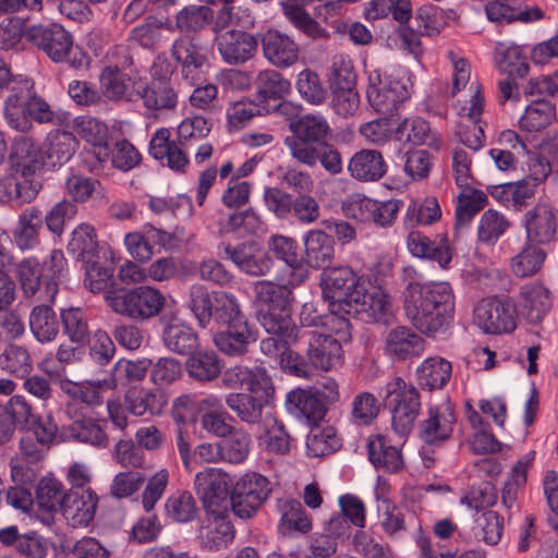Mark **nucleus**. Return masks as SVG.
Instances as JSON below:
<instances>
[{
  "label": "nucleus",
  "instance_id": "nucleus-1",
  "mask_svg": "<svg viewBox=\"0 0 558 558\" xmlns=\"http://www.w3.org/2000/svg\"><path fill=\"white\" fill-rule=\"evenodd\" d=\"M403 311L421 333L435 337L445 332L453 319V290L446 281L409 282L403 291Z\"/></svg>",
  "mask_w": 558,
  "mask_h": 558
},
{
  "label": "nucleus",
  "instance_id": "nucleus-2",
  "mask_svg": "<svg viewBox=\"0 0 558 558\" xmlns=\"http://www.w3.org/2000/svg\"><path fill=\"white\" fill-rule=\"evenodd\" d=\"M7 87L3 102V117L14 131L29 133L34 123L57 125L60 116L51 105L39 96L29 78H12L7 63L0 59V88Z\"/></svg>",
  "mask_w": 558,
  "mask_h": 558
},
{
  "label": "nucleus",
  "instance_id": "nucleus-3",
  "mask_svg": "<svg viewBox=\"0 0 558 558\" xmlns=\"http://www.w3.org/2000/svg\"><path fill=\"white\" fill-rule=\"evenodd\" d=\"M257 319L263 328L291 330L292 287L271 280H259L253 286Z\"/></svg>",
  "mask_w": 558,
  "mask_h": 558
},
{
  "label": "nucleus",
  "instance_id": "nucleus-4",
  "mask_svg": "<svg viewBox=\"0 0 558 558\" xmlns=\"http://www.w3.org/2000/svg\"><path fill=\"white\" fill-rule=\"evenodd\" d=\"M25 38L54 63H68L80 69L85 62L84 53L74 49L72 34L61 24L31 25L25 29Z\"/></svg>",
  "mask_w": 558,
  "mask_h": 558
},
{
  "label": "nucleus",
  "instance_id": "nucleus-5",
  "mask_svg": "<svg viewBox=\"0 0 558 558\" xmlns=\"http://www.w3.org/2000/svg\"><path fill=\"white\" fill-rule=\"evenodd\" d=\"M291 136L284 144L291 155L300 162L313 167L317 163V147L326 144L330 126L320 114H305L289 123Z\"/></svg>",
  "mask_w": 558,
  "mask_h": 558
},
{
  "label": "nucleus",
  "instance_id": "nucleus-6",
  "mask_svg": "<svg viewBox=\"0 0 558 558\" xmlns=\"http://www.w3.org/2000/svg\"><path fill=\"white\" fill-rule=\"evenodd\" d=\"M106 301L117 314L136 323L158 316L166 306V296L157 288L140 286L120 292H108Z\"/></svg>",
  "mask_w": 558,
  "mask_h": 558
},
{
  "label": "nucleus",
  "instance_id": "nucleus-7",
  "mask_svg": "<svg viewBox=\"0 0 558 558\" xmlns=\"http://www.w3.org/2000/svg\"><path fill=\"white\" fill-rule=\"evenodd\" d=\"M384 400L391 412L393 430L400 436L410 434L421 409L417 389L396 377L386 384Z\"/></svg>",
  "mask_w": 558,
  "mask_h": 558
},
{
  "label": "nucleus",
  "instance_id": "nucleus-8",
  "mask_svg": "<svg viewBox=\"0 0 558 558\" xmlns=\"http://www.w3.org/2000/svg\"><path fill=\"white\" fill-rule=\"evenodd\" d=\"M271 492V483L266 476L247 472L235 482L231 490V509L240 519H252L269 498Z\"/></svg>",
  "mask_w": 558,
  "mask_h": 558
},
{
  "label": "nucleus",
  "instance_id": "nucleus-9",
  "mask_svg": "<svg viewBox=\"0 0 558 558\" xmlns=\"http://www.w3.org/2000/svg\"><path fill=\"white\" fill-rule=\"evenodd\" d=\"M366 96L378 113L392 114L410 98V93L403 81L373 70L368 73Z\"/></svg>",
  "mask_w": 558,
  "mask_h": 558
},
{
  "label": "nucleus",
  "instance_id": "nucleus-10",
  "mask_svg": "<svg viewBox=\"0 0 558 558\" xmlns=\"http://www.w3.org/2000/svg\"><path fill=\"white\" fill-rule=\"evenodd\" d=\"M87 407L76 400L66 404L65 413L71 423L63 427L62 434L66 439L86 444L98 449L109 446V436L105 424L86 413Z\"/></svg>",
  "mask_w": 558,
  "mask_h": 558
},
{
  "label": "nucleus",
  "instance_id": "nucleus-11",
  "mask_svg": "<svg viewBox=\"0 0 558 558\" xmlns=\"http://www.w3.org/2000/svg\"><path fill=\"white\" fill-rule=\"evenodd\" d=\"M194 487L206 513L229 512L231 480L221 469L207 468L196 473Z\"/></svg>",
  "mask_w": 558,
  "mask_h": 558
},
{
  "label": "nucleus",
  "instance_id": "nucleus-12",
  "mask_svg": "<svg viewBox=\"0 0 558 558\" xmlns=\"http://www.w3.org/2000/svg\"><path fill=\"white\" fill-rule=\"evenodd\" d=\"M474 324L485 333L498 335L515 328V305L509 298H486L473 312Z\"/></svg>",
  "mask_w": 558,
  "mask_h": 558
},
{
  "label": "nucleus",
  "instance_id": "nucleus-13",
  "mask_svg": "<svg viewBox=\"0 0 558 558\" xmlns=\"http://www.w3.org/2000/svg\"><path fill=\"white\" fill-rule=\"evenodd\" d=\"M457 420L456 408L450 401L430 405L418 425V437L426 445L441 446L452 436Z\"/></svg>",
  "mask_w": 558,
  "mask_h": 558
},
{
  "label": "nucleus",
  "instance_id": "nucleus-14",
  "mask_svg": "<svg viewBox=\"0 0 558 558\" xmlns=\"http://www.w3.org/2000/svg\"><path fill=\"white\" fill-rule=\"evenodd\" d=\"M223 257L231 260L240 271L252 277H262L270 271L274 262L270 255L255 241L238 245L223 243L219 246Z\"/></svg>",
  "mask_w": 558,
  "mask_h": 558
},
{
  "label": "nucleus",
  "instance_id": "nucleus-15",
  "mask_svg": "<svg viewBox=\"0 0 558 558\" xmlns=\"http://www.w3.org/2000/svg\"><path fill=\"white\" fill-rule=\"evenodd\" d=\"M353 316L367 324L377 323L387 325L392 319V310L389 294L380 288L366 290L349 296Z\"/></svg>",
  "mask_w": 558,
  "mask_h": 558
},
{
  "label": "nucleus",
  "instance_id": "nucleus-16",
  "mask_svg": "<svg viewBox=\"0 0 558 558\" xmlns=\"http://www.w3.org/2000/svg\"><path fill=\"white\" fill-rule=\"evenodd\" d=\"M247 391V393L231 392L227 395L226 404L241 422L252 425L262 420L263 411L274 392L272 383L269 381L260 388L254 387Z\"/></svg>",
  "mask_w": 558,
  "mask_h": 558
},
{
  "label": "nucleus",
  "instance_id": "nucleus-17",
  "mask_svg": "<svg viewBox=\"0 0 558 558\" xmlns=\"http://www.w3.org/2000/svg\"><path fill=\"white\" fill-rule=\"evenodd\" d=\"M258 44L257 35L240 29H229L216 37L218 52L229 65H241L253 59Z\"/></svg>",
  "mask_w": 558,
  "mask_h": 558
},
{
  "label": "nucleus",
  "instance_id": "nucleus-18",
  "mask_svg": "<svg viewBox=\"0 0 558 558\" xmlns=\"http://www.w3.org/2000/svg\"><path fill=\"white\" fill-rule=\"evenodd\" d=\"M324 295L331 302H343L350 306L349 296L364 287L361 277L349 266L329 267L322 272Z\"/></svg>",
  "mask_w": 558,
  "mask_h": 558
},
{
  "label": "nucleus",
  "instance_id": "nucleus-19",
  "mask_svg": "<svg viewBox=\"0 0 558 558\" xmlns=\"http://www.w3.org/2000/svg\"><path fill=\"white\" fill-rule=\"evenodd\" d=\"M10 160L12 169L17 174L54 171V166H49L45 154L29 136H20L14 140Z\"/></svg>",
  "mask_w": 558,
  "mask_h": 558
},
{
  "label": "nucleus",
  "instance_id": "nucleus-20",
  "mask_svg": "<svg viewBox=\"0 0 558 558\" xmlns=\"http://www.w3.org/2000/svg\"><path fill=\"white\" fill-rule=\"evenodd\" d=\"M197 530V538L203 548L219 550L228 547L234 539L235 531L227 513H206Z\"/></svg>",
  "mask_w": 558,
  "mask_h": 558
},
{
  "label": "nucleus",
  "instance_id": "nucleus-21",
  "mask_svg": "<svg viewBox=\"0 0 558 558\" xmlns=\"http://www.w3.org/2000/svg\"><path fill=\"white\" fill-rule=\"evenodd\" d=\"M263 54L277 68H289L299 60V46L288 35L269 29L260 36Z\"/></svg>",
  "mask_w": 558,
  "mask_h": 558
},
{
  "label": "nucleus",
  "instance_id": "nucleus-22",
  "mask_svg": "<svg viewBox=\"0 0 558 558\" xmlns=\"http://www.w3.org/2000/svg\"><path fill=\"white\" fill-rule=\"evenodd\" d=\"M216 348L228 356L240 357L248 352V345L257 340V331L248 320L222 328L214 335Z\"/></svg>",
  "mask_w": 558,
  "mask_h": 558
},
{
  "label": "nucleus",
  "instance_id": "nucleus-23",
  "mask_svg": "<svg viewBox=\"0 0 558 558\" xmlns=\"http://www.w3.org/2000/svg\"><path fill=\"white\" fill-rule=\"evenodd\" d=\"M547 177H523L518 181L490 185L488 193L506 207L521 208L535 194V189Z\"/></svg>",
  "mask_w": 558,
  "mask_h": 558
},
{
  "label": "nucleus",
  "instance_id": "nucleus-24",
  "mask_svg": "<svg viewBox=\"0 0 558 558\" xmlns=\"http://www.w3.org/2000/svg\"><path fill=\"white\" fill-rule=\"evenodd\" d=\"M342 347L331 335L315 333L308 340L306 359L311 368L330 371L341 364Z\"/></svg>",
  "mask_w": 558,
  "mask_h": 558
},
{
  "label": "nucleus",
  "instance_id": "nucleus-25",
  "mask_svg": "<svg viewBox=\"0 0 558 558\" xmlns=\"http://www.w3.org/2000/svg\"><path fill=\"white\" fill-rule=\"evenodd\" d=\"M498 143L504 147L502 149H514L518 155H529V166L532 174H558V158L530 153L515 131H502L498 136Z\"/></svg>",
  "mask_w": 558,
  "mask_h": 558
},
{
  "label": "nucleus",
  "instance_id": "nucleus-26",
  "mask_svg": "<svg viewBox=\"0 0 558 558\" xmlns=\"http://www.w3.org/2000/svg\"><path fill=\"white\" fill-rule=\"evenodd\" d=\"M138 94L144 107L154 116L159 112H173L179 104V95L173 82H149Z\"/></svg>",
  "mask_w": 558,
  "mask_h": 558
},
{
  "label": "nucleus",
  "instance_id": "nucleus-27",
  "mask_svg": "<svg viewBox=\"0 0 558 558\" xmlns=\"http://www.w3.org/2000/svg\"><path fill=\"white\" fill-rule=\"evenodd\" d=\"M167 404L162 391L144 387H133L124 395V407L128 413L135 416H155L161 414Z\"/></svg>",
  "mask_w": 558,
  "mask_h": 558
},
{
  "label": "nucleus",
  "instance_id": "nucleus-28",
  "mask_svg": "<svg viewBox=\"0 0 558 558\" xmlns=\"http://www.w3.org/2000/svg\"><path fill=\"white\" fill-rule=\"evenodd\" d=\"M367 454L369 462L385 472L397 473L404 466L400 448L391 445L390 440L380 434L368 437Z\"/></svg>",
  "mask_w": 558,
  "mask_h": 558
},
{
  "label": "nucleus",
  "instance_id": "nucleus-29",
  "mask_svg": "<svg viewBox=\"0 0 558 558\" xmlns=\"http://www.w3.org/2000/svg\"><path fill=\"white\" fill-rule=\"evenodd\" d=\"M556 217L548 204H538L525 214V229L530 242L549 243L556 234Z\"/></svg>",
  "mask_w": 558,
  "mask_h": 558
},
{
  "label": "nucleus",
  "instance_id": "nucleus-30",
  "mask_svg": "<svg viewBox=\"0 0 558 558\" xmlns=\"http://www.w3.org/2000/svg\"><path fill=\"white\" fill-rule=\"evenodd\" d=\"M407 247L413 256L435 260L442 268H446L452 259L447 238H441L436 244L422 232L411 231L407 236Z\"/></svg>",
  "mask_w": 558,
  "mask_h": 558
},
{
  "label": "nucleus",
  "instance_id": "nucleus-31",
  "mask_svg": "<svg viewBox=\"0 0 558 558\" xmlns=\"http://www.w3.org/2000/svg\"><path fill=\"white\" fill-rule=\"evenodd\" d=\"M97 504L98 497L93 490H71L61 512L73 526H87L94 520Z\"/></svg>",
  "mask_w": 558,
  "mask_h": 558
},
{
  "label": "nucleus",
  "instance_id": "nucleus-32",
  "mask_svg": "<svg viewBox=\"0 0 558 558\" xmlns=\"http://www.w3.org/2000/svg\"><path fill=\"white\" fill-rule=\"evenodd\" d=\"M487 204V195L477 189H464L458 196L454 219V238L462 236L470 228L473 218Z\"/></svg>",
  "mask_w": 558,
  "mask_h": 558
},
{
  "label": "nucleus",
  "instance_id": "nucleus-33",
  "mask_svg": "<svg viewBox=\"0 0 558 558\" xmlns=\"http://www.w3.org/2000/svg\"><path fill=\"white\" fill-rule=\"evenodd\" d=\"M286 407L290 413L304 417L308 424H317L327 412L324 402L316 393L300 388L287 395Z\"/></svg>",
  "mask_w": 558,
  "mask_h": 558
},
{
  "label": "nucleus",
  "instance_id": "nucleus-34",
  "mask_svg": "<svg viewBox=\"0 0 558 558\" xmlns=\"http://www.w3.org/2000/svg\"><path fill=\"white\" fill-rule=\"evenodd\" d=\"M396 140L411 145L438 148L440 138L437 132L433 131L429 123L421 117H409L403 119L393 130Z\"/></svg>",
  "mask_w": 558,
  "mask_h": 558
},
{
  "label": "nucleus",
  "instance_id": "nucleus-35",
  "mask_svg": "<svg viewBox=\"0 0 558 558\" xmlns=\"http://www.w3.org/2000/svg\"><path fill=\"white\" fill-rule=\"evenodd\" d=\"M304 266L323 271L329 268L335 255L333 240L329 235L319 230L310 231L304 238Z\"/></svg>",
  "mask_w": 558,
  "mask_h": 558
},
{
  "label": "nucleus",
  "instance_id": "nucleus-36",
  "mask_svg": "<svg viewBox=\"0 0 558 558\" xmlns=\"http://www.w3.org/2000/svg\"><path fill=\"white\" fill-rule=\"evenodd\" d=\"M386 348L399 360L420 356L425 349L424 339L407 326L392 328L386 338Z\"/></svg>",
  "mask_w": 558,
  "mask_h": 558
},
{
  "label": "nucleus",
  "instance_id": "nucleus-37",
  "mask_svg": "<svg viewBox=\"0 0 558 558\" xmlns=\"http://www.w3.org/2000/svg\"><path fill=\"white\" fill-rule=\"evenodd\" d=\"M277 509L280 513L278 529L281 534H305L312 530V520L299 500L280 498L277 500Z\"/></svg>",
  "mask_w": 558,
  "mask_h": 558
},
{
  "label": "nucleus",
  "instance_id": "nucleus-38",
  "mask_svg": "<svg viewBox=\"0 0 558 558\" xmlns=\"http://www.w3.org/2000/svg\"><path fill=\"white\" fill-rule=\"evenodd\" d=\"M171 56L181 64L186 78L194 71L201 70L207 61L206 49L189 36H182L173 41Z\"/></svg>",
  "mask_w": 558,
  "mask_h": 558
},
{
  "label": "nucleus",
  "instance_id": "nucleus-39",
  "mask_svg": "<svg viewBox=\"0 0 558 558\" xmlns=\"http://www.w3.org/2000/svg\"><path fill=\"white\" fill-rule=\"evenodd\" d=\"M214 17V11L206 5H185L174 16V24L166 20V29L184 34L197 33L206 27Z\"/></svg>",
  "mask_w": 558,
  "mask_h": 558
},
{
  "label": "nucleus",
  "instance_id": "nucleus-40",
  "mask_svg": "<svg viewBox=\"0 0 558 558\" xmlns=\"http://www.w3.org/2000/svg\"><path fill=\"white\" fill-rule=\"evenodd\" d=\"M29 329L39 343H49L57 339L60 322L51 305L39 304L29 314Z\"/></svg>",
  "mask_w": 558,
  "mask_h": 558
},
{
  "label": "nucleus",
  "instance_id": "nucleus-41",
  "mask_svg": "<svg viewBox=\"0 0 558 558\" xmlns=\"http://www.w3.org/2000/svg\"><path fill=\"white\" fill-rule=\"evenodd\" d=\"M222 384L229 389H246L259 387L271 381L266 368L254 366L252 368L244 365H234L228 367L221 375Z\"/></svg>",
  "mask_w": 558,
  "mask_h": 558
},
{
  "label": "nucleus",
  "instance_id": "nucleus-42",
  "mask_svg": "<svg viewBox=\"0 0 558 558\" xmlns=\"http://www.w3.org/2000/svg\"><path fill=\"white\" fill-rule=\"evenodd\" d=\"M378 523L390 538L399 539L407 531L403 512L388 497L376 492Z\"/></svg>",
  "mask_w": 558,
  "mask_h": 558
},
{
  "label": "nucleus",
  "instance_id": "nucleus-43",
  "mask_svg": "<svg viewBox=\"0 0 558 558\" xmlns=\"http://www.w3.org/2000/svg\"><path fill=\"white\" fill-rule=\"evenodd\" d=\"M510 228V221L496 209L485 210L476 227V241L480 245L494 246Z\"/></svg>",
  "mask_w": 558,
  "mask_h": 558
},
{
  "label": "nucleus",
  "instance_id": "nucleus-44",
  "mask_svg": "<svg viewBox=\"0 0 558 558\" xmlns=\"http://www.w3.org/2000/svg\"><path fill=\"white\" fill-rule=\"evenodd\" d=\"M165 345L172 352L181 355H187L194 352L198 347V337L189 326L170 322L162 331Z\"/></svg>",
  "mask_w": 558,
  "mask_h": 558
},
{
  "label": "nucleus",
  "instance_id": "nucleus-45",
  "mask_svg": "<svg viewBox=\"0 0 558 558\" xmlns=\"http://www.w3.org/2000/svg\"><path fill=\"white\" fill-rule=\"evenodd\" d=\"M556 120V107L549 100L537 99L526 106L519 126L526 132H539Z\"/></svg>",
  "mask_w": 558,
  "mask_h": 558
},
{
  "label": "nucleus",
  "instance_id": "nucleus-46",
  "mask_svg": "<svg viewBox=\"0 0 558 558\" xmlns=\"http://www.w3.org/2000/svg\"><path fill=\"white\" fill-rule=\"evenodd\" d=\"M43 227V218L37 208L25 209L19 218L13 232L14 242L22 251L34 248L38 244V233Z\"/></svg>",
  "mask_w": 558,
  "mask_h": 558
},
{
  "label": "nucleus",
  "instance_id": "nucleus-47",
  "mask_svg": "<svg viewBox=\"0 0 558 558\" xmlns=\"http://www.w3.org/2000/svg\"><path fill=\"white\" fill-rule=\"evenodd\" d=\"M47 142L49 148L46 158L49 166L53 165L54 171H57V166L65 163L74 155L77 141L71 132L52 130L47 135Z\"/></svg>",
  "mask_w": 558,
  "mask_h": 558
},
{
  "label": "nucleus",
  "instance_id": "nucleus-48",
  "mask_svg": "<svg viewBox=\"0 0 558 558\" xmlns=\"http://www.w3.org/2000/svg\"><path fill=\"white\" fill-rule=\"evenodd\" d=\"M451 363L442 357L426 359L417 368L418 383L429 390L442 388L451 377Z\"/></svg>",
  "mask_w": 558,
  "mask_h": 558
},
{
  "label": "nucleus",
  "instance_id": "nucleus-49",
  "mask_svg": "<svg viewBox=\"0 0 558 558\" xmlns=\"http://www.w3.org/2000/svg\"><path fill=\"white\" fill-rule=\"evenodd\" d=\"M0 368L16 377H25L33 371V359L25 345L10 343L0 353Z\"/></svg>",
  "mask_w": 558,
  "mask_h": 558
},
{
  "label": "nucleus",
  "instance_id": "nucleus-50",
  "mask_svg": "<svg viewBox=\"0 0 558 558\" xmlns=\"http://www.w3.org/2000/svg\"><path fill=\"white\" fill-rule=\"evenodd\" d=\"M213 304L215 305L211 319L221 328L247 320L238 299L231 293L223 291L214 293Z\"/></svg>",
  "mask_w": 558,
  "mask_h": 558
},
{
  "label": "nucleus",
  "instance_id": "nucleus-51",
  "mask_svg": "<svg viewBox=\"0 0 558 558\" xmlns=\"http://www.w3.org/2000/svg\"><path fill=\"white\" fill-rule=\"evenodd\" d=\"M266 332L269 335L267 338H264L259 348L263 354L275 357L276 360H280L288 348L294 344L300 337V328L295 325L294 322H291L290 329L284 331L283 329L270 330L269 328H264Z\"/></svg>",
  "mask_w": 558,
  "mask_h": 558
},
{
  "label": "nucleus",
  "instance_id": "nucleus-52",
  "mask_svg": "<svg viewBox=\"0 0 558 558\" xmlns=\"http://www.w3.org/2000/svg\"><path fill=\"white\" fill-rule=\"evenodd\" d=\"M68 493L63 492L61 482L53 477H43L36 487V502L48 513L61 511Z\"/></svg>",
  "mask_w": 558,
  "mask_h": 558
},
{
  "label": "nucleus",
  "instance_id": "nucleus-53",
  "mask_svg": "<svg viewBox=\"0 0 558 558\" xmlns=\"http://www.w3.org/2000/svg\"><path fill=\"white\" fill-rule=\"evenodd\" d=\"M506 1L493 0L487 3L486 14L489 21L499 23H511L512 21L533 22L543 17V11L537 7L515 11Z\"/></svg>",
  "mask_w": 558,
  "mask_h": 558
},
{
  "label": "nucleus",
  "instance_id": "nucleus-54",
  "mask_svg": "<svg viewBox=\"0 0 558 558\" xmlns=\"http://www.w3.org/2000/svg\"><path fill=\"white\" fill-rule=\"evenodd\" d=\"M521 296L524 307L529 310L527 316L532 323H538L550 308L549 291L541 283H526L521 287Z\"/></svg>",
  "mask_w": 558,
  "mask_h": 558
},
{
  "label": "nucleus",
  "instance_id": "nucleus-55",
  "mask_svg": "<svg viewBox=\"0 0 558 558\" xmlns=\"http://www.w3.org/2000/svg\"><path fill=\"white\" fill-rule=\"evenodd\" d=\"M40 269L47 298L50 302H53L58 292V284L66 275V259L62 251L52 250L40 265Z\"/></svg>",
  "mask_w": 558,
  "mask_h": 558
},
{
  "label": "nucleus",
  "instance_id": "nucleus-56",
  "mask_svg": "<svg viewBox=\"0 0 558 558\" xmlns=\"http://www.w3.org/2000/svg\"><path fill=\"white\" fill-rule=\"evenodd\" d=\"M68 251L78 259L89 262L98 253L96 231L89 223L78 225L72 232Z\"/></svg>",
  "mask_w": 558,
  "mask_h": 558
},
{
  "label": "nucleus",
  "instance_id": "nucleus-57",
  "mask_svg": "<svg viewBox=\"0 0 558 558\" xmlns=\"http://www.w3.org/2000/svg\"><path fill=\"white\" fill-rule=\"evenodd\" d=\"M190 377L198 381H211L221 374V363L215 352H197L186 361Z\"/></svg>",
  "mask_w": 558,
  "mask_h": 558
},
{
  "label": "nucleus",
  "instance_id": "nucleus-58",
  "mask_svg": "<svg viewBox=\"0 0 558 558\" xmlns=\"http://www.w3.org/2000/svg\"><path fill=\"white\" fill-rule=\"evenodd\" d=\"M353 315L352 308L343 304V302H330L329 312L325 314L322 327L333 333L339 340L349 341L351 339V324L348 318Z\"/></svg>",
  "mask_w": 558,
  "mask_h": 558
},
{
  "label": "nucleus",
  "instance_id": "nucleus-59",
  "mask_svg": "<svg viewBox=\"0 0 558 558\" xmlns=\"http://www.w3.org/2000/svg\"><path fill=\"white\" fill-rule=\"evenodd\" d=\"M454 15L453 11H445L437 5H424L417 9L415 21L421 35H438Z\"/></svg>",
  "mask_w": 558,
  "mask_h": 558
},
{
  "label": "nucleus",
  "instance_id": "nucleus-60",
  "mask_svg": "<svg viewBox=\"0 0 558 558\" xmlns=\"http://www.w3.org/2000/svg\"><path fill=\"white\" fill-rule=\"evenodd\" d=\"M339 448L340 439L333 427H312L306 438V452L308 457L319 458L328 456Z\"/></svg>",
  "mask_w": 558,
  "mask_h": 558
},
{
  "label": "nucleus",
  "instance_id": "nucleus-61",
  "mask_svg": "<svg viewBox=\"0 0 558 558\" xmlns=\"http://www.w3.org/2000/svg\"><path fill=\"white\" fill-rule=\"evenodd\" d=\"M60 318L63 331L72 343L84 345L89 340L90 331L84 311L78 307L62 310Z\"/></svg>",
  "mask_w": 558,
  "mask_h": 558
},
{
  "label": "nucleus",
  "instance_id": "nucleus-62",
  "mask_svg": "<svg viewBox=\"0 0 558 558\" xmlns=\"http://www.w3.org/2000/svg\"><path fill=\"white\" fill-rule=\"evenodd\" d=\"M255 88L259 98L276 100L290 93L291 84L279 72L268 69L257 74Z\"/></svg>",
  "mask_w": 558,
  "mask_h": 558
},
{
  "label": "nucleus",
  "instance_id": "nucleus-63",
  "mask_svg": "<svg viewBox=\"0 0 558 558\" xmlns=\"http://www.w3.org/2000/svg\"><path fill=\"white\" fill-rule=\"evenodd\" d=\"M545 258L546 253L543 248L527 244L511 258L512 272L519 278L533 276L541 270Z\"/></svg>",
  "mask_w": 558,
  "mask_h": 558
},
{
  "label": "nucleus",
  "instance_id": "nucleus-64",
  "mask_svg": "<svg viewBox=\"0 0 558 558\" xmlns=\"http://www.w3.org/2000/svg\"><path fill=\"white\" fill-rule=\"evenodd\" d=\"M163 29H166L165 21L148 20L131 29L129 41L144 49L155 50L163 40Z\"/></svg>",
  "mask_w": 558,
  "mask_h": 558
}]
</instances>
